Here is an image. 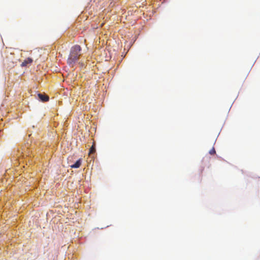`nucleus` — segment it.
Listing matches in <instances>:
<instances>
[{
    "label": "nucleus",
    "mask_w": 260,
    "mask_h": 260,
    "mask_svg": "<svg viewBox=\"0 0 260 260\" xmlns=\"http://www.w3.org/2000/svg\"><path fill=\"white\" fill-rule=\"evenodd\" d=\"M81 48L78 45H75L71 48L67 61L68 63L70 66H73L79 59L81 55Z\"/></svg>",
    "instance_id": "obj_1"
},
{
    "label": "nucleus",
    "mask_w": 260,
    "mask_h": 260,
    "mask_svg": "<svg viewBox=\"0 0 260 260\" xmlns=\"http://www.w3.org/2000/svg\"><path fill=\"white\" fill-rule=\"evenodd\" d=\"M38 96L39 99L42 102H47V101H49V96L45 94H43L42 93H39L38 94Z\"/></svg>",
    "instance_id": "obj_2"
},
{
    "label": "nucleus",
    "mask_w": 260,
    "mask_h": 260,
    "mask_svg": "<svg viewBox=\"0 0 260 260\" xmlns=\"http://www.w3.org/2000/svg\"><path fill=\"white\" fill-rule=\"evenodd\" d=\"M32 62V59L31 58H27L24 60L21 63V67H26L29 64H31Z\"/></svg>",
    "instance_id": "obj_3"
},
{
    "label": "nucleus",
    "mask_w": 260,
    "mask_h": 260,
    "mask_svg": "<svg viewBox=\"0 0 260 260\" xmlns=\"http://www.w3.org/2000/svg\"><path fill=\"white\" fill-rule=\"evenodd\" d=\"M81 165V159H79L74 164L71 165L72 168H78Z\"/></svg>",
    "instance_id": "obj_4"
},
{
    "label": "nucleus",
    "mask_w": 260,
    "mask_h": 260,
    "mask_svg": "<svg viewBox=\"0 0 260 260\" xmlns=\"http://www.w3.org/2000/svg\"><path fill=\"white\" fill-rule=\"evenodd\" d=\"M95 152V146L94 143H93L92 145L89 149V155L94 153Z\"/></svg>",
    "instance_id": "obj_5"
},
{
    "label": "nucleus",
    "mask_w": 260,
    "mask_h": 260,
    "mask_svg": "<svg viewBox=\"0 0 260 260\" xmlns=\"http://www.w3.org/2000/svg\"><path fill=\"white\" fill-rule=\"evenodd\" d=\"M216 153V151H215V150L214 149V148H212L209 151V153L211 154V155H213L215 153Z\"/></svg>",
    "instance_id": "obj_6"
}]
</instances>
